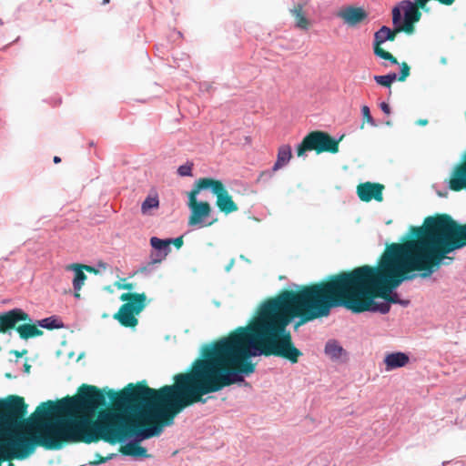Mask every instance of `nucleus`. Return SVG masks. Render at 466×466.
I'll list each match as a JSON object with an SVG mask.
<instances>
[{
	"instance_id": "nucleus-17",
	"label": "nucleus",
	"mask_w": 466,
	"mask_h": 466,
	"mask_svg": "<svg viewBox=\"0 0 466 466\" xmlns=\"http://www.w3.org/2000/svg\"><path fill=\"white\" fill-rule=\"evenodd\" d=\"M119 451L125 456L145 457V458L149 457V455L147 454V449L140 446L137 442H128L125 445H122L119 448Z\"/></svg>"
},
{
	"instance_id": "nucleus-20",
	"label": "nucleus",
	"mask_w": 466,
	"mask_h": 466,
	"mask_svg": "<svg viewBox=\"0 0 466 466\" xmlns=\"http://www.w3.org/2000/svg\"><path fill=\"white\" fill-rule=\"evenodd\" d=\"M344 352L343 348L334 340H329L325 346V353L332 360H338Z\"/></svg>"
},
{
	"instance_id": "nucleus-32",
	"label": "nucleus",
	"mask_w": 466,
	"mask_h": 466,
	"mask_svg": "<svg viewBox=\"0 0 466 466\" xmlns=\"http://www.w3.org/2000/svg\"><path fill=\"white\" fill-rule=\"evenodd\" d=\"M183 237H178L174 239H171V244H173L177 248H180L183 246Z\"/></svg>"
},
{
	"instance_id": "nucleus-9",
	"label": "nucleus",
	"mask_w": 466,
	"mask_h": 466,
	"mask_svg": "<svg viewBox=\"0 0 466 466\" xmlns=\"http://www.w3.org/2000/svg\"><path fill=\"white\" fill-rule=\"evenodd\" d=\"M396 26L393 25V29L389 26L382 25L374 34L372 42V47L374 55L381 59L389 60L390 64H398V60L389 52L385 51L380 46L386 41H393L398 33Z\"/></svg>"
},
{
	"instance_id": "nucleus-30",
	"label": "nucleus",
	"mask_w": 466,
	"mask_h": 466,
	"mask_svg": "<svg viewBox=\"0 0 466 466\" xmlns=\"http://www.w3.org/2000/svg\"><path fill=\"white\" fill-rule=\"evenodd\" d=\"M114 456H115L114 453H111V454L107 455L106 457H103L99 453H96L95 454L96 459L93 461H90L89 464L99 465V464L106 462L108 460H111Z\"/></svg>"
},
{
	"instance_id": "nucleus-5",
	"label": "nucleus",
	"mask_w": 466,
	"mask_h": 466,
	"mask_svg": "<svg viewBox=\"0 0 466 466\" xmlns=\"http://www.w3.org/2000/svg\"><path fill=\"white\" fill-rule=\"evenodd\" d=\"M315 150L318 153L339 150V140L323 131H314L307 135L301 143L296 147V154L299 157L305 158L308 151Z\"/></svg>"
},
{
	"instance_id": "nucleus-26",
	"label": "nucleus",
	"mask_w": 466,
	"mask_h": 466,
	"mask_svg": "<svg viewBox=\"0 0 466 466\" xmlns=\"http://www.w3.org/2000/svg\"><path fill=\"white\" fill-rule=\"evenodd\" d=\"M400 67V72L399 74L397 75V79L399 81H405L407 79V77L410 76V66H408L407 63L403 62V63H399L397 64Z\"/></svg>"
},
{
	"instance_id": "nucleus-15",
	"label": "nucleus",
	"mask_w": 466,
	"mask_h": 466,
	"mask_svg": "<svg viewBox=\"0 0 466 466\" xmlns=\"http://www.w3.org/2000/svg\"><path fill=\"white\" fill-rule=\"evenodd\" d=\"M292 157L289 145H282L279 147L277 160L271 167V171L276 172L287 166Z\"/></svg>"
},
{
	"instance_id": "nucleus-11",
	"label": "nucleus",
	"mask_w": 466,
	"mask_h": 466,
	"mask_svg": "<svg viewBox=\"0 0 466 466\" xmlns=\"http://www.w3.org/2000/svg\"><path fill=\"white\" fill-rule=\"evenodd\" d=\"M384 186L380 183L365 182L357 187V194L360 200L370 202L371 200L382 201Z\"/></svg>"
},
{
	"instance_id": "nucleus-41",
	"label": "nucleus",
	"mask_w": 466,
	"mask_h": 466,
	"mask_svg": "<svg viewBox=\"0 0 466 466\" xmlns=\"http://www.w3.org/2000/svg\"><path fill=\"white\" fill-rule=\"evenodd\" d=\"M25 371H27V372H28V371H29V370H30V365H28V364H26V363H25Z\"/></svg>"
},
{
	"instance_id": "nucleus-8",
	"label": "nucleus",
	"mask_w": 466,
	"mask_h": 466,
	"mask_svg": "<svg viewBox=\"0 0 466 466\" xmlns=\"http://www.w3.org/2000/svg\"><path fill=\"white\" fill-rule=\"evenodd\" d=\"M202 189H206V186L205 183L202 184L199 179L188 195V206L191 209V214L188 218L189 226L200 225L203 219L208 217L211 212V207L208 202L197 201V195Z\"/></svg>"
},
{
	"instance_id": "nucleus-18",
	"label": "nucleus",
	"mask_w": 466,
	"mask_h": 466,
	"mask_svg": "<svg viewBox=\"0 0 466 466\" xmlns=\"http://www.w3.org/2000/svg\"><path fill=\"white\" fill-rule=\"evenodd\" d=\"M290 13L294 17L295 26L302 30H308L310 26V21L307 18L305 13L302 10V5H298L294 8L290 9Z\"/></svg>"
},
{
	"instance_id": "nucleus-7",
	"label": "nucleus",
	"mask_w": 466,
	"mask_h": 466,
	"mask_svg": "<svg viewBox=\"0 0 466 466\" xmlns=\"http://www.w3.org/2000/svg\"><path fill=\"white\" fill-rule=\"evenodd\" d=\"M201 183L206 186V189L210 188L217 197L216 205L221 212L229 214L238 209V205L233 201L225 186L220 180L210 178H201Z\"/></svg>"
},
{
	"instance_id": "nucleus-44",
	"label": "nucleus",
	"mask_w": 466,
	"mask_h": 466,
	"mask_svg": "<svg viewBox=\"0 0 466 466\" xmlns=\"http://www.w3.org/2000/svg\"><path fill=\"white\" fill-rule=\"evenodd\" d=\"M109 0H103V4H107Z\"/></svg>"
},
{
	"instance_id": "nucleus-4",
	"label": "nucleus",
	"mask_w": 466,
	"mask_h": 466,
	"mask_svg": "<svg viewBox=\"0 0 466 466\" xmlns=\"http://www.w3.org/2000/svg\"><path fill=\"white\" fill-rule=\"evenodd\" d=\"M120 299L125 301L113 318L116 319L121 326L126 328H135L138 319V315L147 306V296L145 293L127 292L120 296Z\"/></svg>"
},
{
	"instance_id": "nucleus-10",
	"label": "nucleus",
	"mask_w": 466,
	"mask_h": 466,
	"mask_svg": "<svg viewBox=\"0 0 466 466\" xmlns=\"http://www.w3.org/2000/svg\"><path fill=\"white\" fill-rule=\"evenodd\" d=\"M20 321H32L30 316L21 309H13L0 314V333L15 329Z\"/></svg>"
},
{
	"instance_id": "nucleus-28",
	"label": "nucleus",
	"mask_w": 466,
	"mask_h": 466,
	"mask_svg": "<svg viewBox=\"0 0 466 466\" xmlns=\"http://www.w3.org/2000/svg\"><path fill=\"white\" fill-rule=\"evenodd\" d=\"M193 163L187 161L184 165L178 167L177 175H192Z\"/></svg>"
},
{
	"instance_id": "nucleus-19",
	"label": "nucleus",
	"mask_w": 466,
	"mask_h": 466,
	"mask_svg": "<svg viewBox=\"0 0 466 466\" xmlns=\"http://www.w3.org/2000/svg\"><path fill=\"white\" fill-rule=\"evenodd\" d=\"M150 245L154 250L157 252H164L167 255L170 252L169 246L171 245V239H161L157 237H152L150 238Z\"/></svg>"
},
{
	"instance_id": "nucleus-29",
	"label": "nucleus",
	"mask_w": 466,
	"mask_h": 466,
	"mask_svg": "<svg viewBox=\"0 0 466 466\" xmlns=\"http://www.w3.org/2000/svg\"><path fill=\"white\" fill-rule=\"evenodd\" d=\"M361 114H362L363 118L366 119V121L370 126H372V127L376 126L375 120L372 117V116L370 115V107L368 106H363L361 107Z\"/></svg>"
},
{
	"instance_id": "nucleus-35",
	"label": "nucleus",
	"mask_w": 466,
	"mask_h": 466,
	"mask_svg": "<svg viewBox=\"0 0 466 466\" xmlns=\"http://www.w3.org/2000/svg\"><path fill=\"white\" fill-rule=\"evenodd\" d=\"M83 269L89 273H94V274L98 273V270L92 266L83 265Z\"/></svg>"
},
{
	"instance_id": "nucleus-46",
	"label": "nucleus",
	"mask_w": 466,
	"mask_h": 466,
	"mask_svg": "<svg viewBox=\"0 0 466 466\" xmlns=\"http://www.w3.org/2000/svg\"><path fill=\"white\" fill-rule=\"evenodd\" d=\"M3 25V21H2V19H0V25Z\"/></svg>"
},
{
	"instance_id": "nucleus-37",
	"label": "nucleus",
	"mask_w": 466,
	"mask_h": 466,
	"mask_svg": "<svg viewBox=\"0 0 466 466\" xmlns=\"http://www.w3.org/2000/svg\"><path fill=\"white\" fill-rule=\"evenodd\" d=\"M417 124L420 126H426L428 124V120L427 119H420L417 121Z\"/></svg>"
},
{
	"instance_id": "nucleus-38",
	"label": "nucleus",
	"mask_w": 466,
	"mask_h": 466,
	"mask_svg": "<svg viewBox=\"0 0 466 466\" xmlns=\"http://www.w3.org/2000/svg\"><path fill=\"white\" fill-rule=\"evenodd\" d=\"M53 161L56 164L60 163L61 162V158L59 157L56 156V157H54Z\"/></svg>"
},
{
	"instance_id": "nucleus-36",
	"label": "nucleus",
	"mask_w": 466,
	"mask_h": 466,
	"mask_svg": "<svg viewBox=\"0 0 466 466\" xmlns=\"http://www.w3.org/2000/svg\"><path fill=\"white\" fill-rule=\"evenodd\" d=\"M118 289L131 290L134 289V285L132 283H126L121 286H118Z\"/></svg>"
},
{
	"instance_id": "nucleus-14",
	"label": "nucleus",
	"mask_w": 466,
	"mask_h": 466,
	"mask_svg": "<svg viewBox=\"0 0 466 466\" xmlns=\"http://www.w3.org/2000/svg\"><path fill=\"white\" fill-rule=\"evenodd\" d=\"M410 361L409 356L404 352L389 353L384 358L386 370L390 371L406 366Z\"/></svg>"
},
{
	"instance_id": "nucleus-27",
	"label": "nucleus",
	"mask_w": 466,
	"mask_h": 466,
	"mask_svg": "<svg viewBox=\"0 0 466 466\" xmlns=\"http://www.w3.org/2000/svg\"><path fill=\"white\" fill-rule=\"evenodd\" d=\"M390 306L389 303H377L372 299V305L367 311H380V313H388L390 311Z\"/></svg>"
},
{
	"instance_id": "nucleus-3",
	"label": "nucleus",
	"mask_w": 466,
	"mask_h": 466,
	"mask_svg": "<svg viewBox=\"0 0 466 466\" xmlns=\"http://www.w3.org/2000/svg\"><path fill=\"white\" fill-rule=\"evenodd\" d=\"M420 233H425L448 254L466 246V224H459L448 214L425 218Z\"/></svg>"
},
{
	"instance_id": "nucleus-23",
	"label": "nucleus",
	"mask_w": 466,
	"mask_h": 466,
	"mask_svg": "<svg viewBox=\"0 0 466 466\" xmlns=\"http://www.w3.org/2000/svg\"><path fill=\"white\" fill-rule=\"evenodd\" d=\"M159 205V200L157 195L148 196L141 206V211L143 214H147L152 208H157Z\"/></svg>"
},
{
	"instance_id": "nucleus-1",
	"label": "nucleus",
	"mask_w": 466,
	"mask_h": 466,
	"mask_svg": "<svg viewBox=\"0 0 466 466\" xmlns=\"http://www.w3.org/2000/svg\"><path fill=\"white\" fill-rule=\"evenodd\" d=\"M410 238L388 245L377 266L364 265L329 275L326 279L302 285L297 290L285 289L266 300L245 327L211 343V390L218 392L255 371L251 357L260 355L283 358L292 364L302 356L287 329L298 318L295 329L327 317L331 309L344 307L354 313L367 311L372 299L381 298L398 303L391 290L403 281L415 279V272L428 278L437 271L448 253L418 227H410ZM451 259V258H449Z\"/></svg>"
},
{
	"instance_id": "nucleus-34",
	"label": "nucleus",
	"mask_w": 466,
	"mask_h": 466,
	"mask_svg": "<svg viewBox=\"0 0 466 466\" xmlns=\"http://www.w3.org/2000/svg\"><path fill=\"white\" fill-rule=\"evenodd\" d=\"M430 0H415L414 3L419 5L422 10L429 11V8L427 7V3Z\"/></svg>"
},
{
	"instance_id": "nucleus-22",
	"label": "nucleus",
	"mask_w": 466,
	"mask_h": 466,
	"mask_svg": "<svg viewBox=\"0 0 466 466\" xmlns=\"http://www.w3.org/2000/svg\"><path fill=\"white\" fill-rule=\"evenodd\" d=\"M449 187L452 191L466 190V177H451Z\"/></svg>"
},
{
	"instance_id": "nucleus-45",
	"label": "nucleus",
	"mask_w": 466,
	"mask_h": 466,
	"mask_svg": "<svg viewBox=\"0 0 466 466\" xmlns=\"http://www.w3.org/2000/svg\"><path fill=\"white\" fill-rule=\"evenodd\" d=\"M8 466H15L12 462H9Z\"/></svg>"
},
{
	"instance_id": "nucleus-2",
	"label": "nucleus",
	"mask_w": 466,
	"mask_h": 466,
	"mask_svg": "<svg viewBox=\"0 0 466 466\" xmlns=\"http://www.w3.org/2000/svg\"><path fill=\"white\" fill-rule=\"evenodd\" d=\"M173 380L172 385L157 390L148 387L146 380L129 383L117 392L108 390L111 410L106 409L104 390L82 384L75 396H66L57 402L47 400L36 408L35 415L39 421L56 414L66 417L51 425L29 423L25 419V399L10 395L0 400V437H36L47 433L52 440L61 441L56 450L66 443L104 441L116 444L131 436L150 439L158 436L164 426L173 423L176 415L194 404V362L187 372L177 373Z\"/></svg>"
},
{
	"instance_id": "nucleus-33",
	"label": "nucleus",
	"mask_w": 466,
	"mask_h": 466,
	"mask_svg": "<svg viewBox=\"0 0 466 466\" xmlns=\"http://www.w3.org/2000/svg\"><path fill=\"white\" fill-rule=\"evenodd\" d=\"M380 109H381V111H382L384 114H386V115H390V114L391 113V111H390V107L389 104H388V103H386V102H381V103L380 104Z\"/></svg>"
},
{
	"instance_id": "nucleus-6",
	"label": "nucleus",
	"mask_w": 466,
	"mask_h": 466,
	"mask_svg": "<svg viewBox=\"0 0 466 466\" xmlns=\"http://www.w3.org/2000/svg\"><path fill=\"white\" fill-rule=\"evenodd\" d=\"M419 8L420 7L414 2L403 0L392 9V24L397 31H403L408 35L414 33V24L421 17Z\"/></svg>"
},
{
	"instance_id": "nucleus-25",
	"label": "nucleus",
	"mask_w": 466,
	"mask_h": 466,
	"mask_svg": "<svg viewBox=\"0 0 466 466\" xmlns=\"http://www.w3.org/2000/svg\"><path fill=\"white\" fill-rule=\"evenodd\" d=\"M38 325L46 329H60L63 327V323L60 322L56 318L50 317L46 318L38 321Z\"/></svg>"
},
{
	"instance_id": "nucleus-24",
	"label": "nucleus",
	"mask_w": 466,
	"mask_h": 466,
	"mask_svg": "<svg viewBox=\"0 0 466 466\" xmlns=\"http://www.w3.org/2000/svg\"><path fill=\"white\" fill-rule=\"evenodd\" d=\"M374 81L380 86L390 87V85L397 80V74L394 72L384 76H374Z\"/></svg>"
},
{
	"instance_id": "nucleus-12",
	"label": "nucleus",
	"mask_w": 466,
	"mask_h": 466,
	"mask_svg": "<svg viewBox=\"0 0 466 466\" xmlns=\"http://www.w3.org/2000/svg\"><path fill=\"white\" fill-rule=\"evenodd\" d=\"M338 17L343 19L344 23L354 27L365 22L368 18V13L362 7H355L352 5L346 6L341 9L338 14Z\"/></svg>"
},
{
	"instance_id": "nucleus-42",
	"label": "nucleus",
	"mask_w": 466,
	"mask_h": 466,
	"mask_svg": "<svg viewBox=\"0 0 466 466\" xmlns=\"http://www.w3.org/2000/svg\"><path fill=\"white\" fill-rule=\"evenodd\" d=\"M15 354L17 357H20V356H21V353H19L18 351H15Z\"/></svg>"
},
{
	"instance_id": "nucleus-13",
	"label": "nucleus",
	"mask_w": 466,
	"mask_h": 466,
	"mask_svg": "<svg viewBox=\"0 0 466 466\" xmlns=\"http://www.w3.org/2000/svg\"><path fill=\"white\" fill-rule=\"evenodd\" d=\"M67 270H73L75 272V276L73 279V288H74V296L76 299L80 298V290L84 286L87 276L84 272L82 264H70L66 267Z\"/></svg>"
},
{
	"instance_id": "nucleus-16",
	"label": "nucleus",
	"mask_w": 466,
	"mask_h": 466,
	"mask_svg": "<svg viewBox=\"0 0 466 466\" xmlns=\"http://www.w3.org/2000/svg\"><path fill=\"white\" fill-rule=\"evenodd\" d=\"M24 324L16 327V331L22 339H28L31 338L38 337L43 335V331L37 328L32 321H23Z\"/></svg>"
},
{
	"instance_id": "nucleus-43",
	"label": "nucleus",
	"mask_w": 466,
	"mask_h": 466,
	"mask_svg": "<svg viewBox=\"0 0 466 466\" xmlns=\"http://www.w3.org/2000/svg\"><path fill=\"white\" fill-rule=\"evenodd\" d=\"M213 223H214V221H211V222L206 224L205 226H211Z\"/></svg>"
},
{
	"instance_id": "nucleus-39",
	"label": "nucleus",
	"mask_w": 466,
	"mask_h": 466,
	"mask_svg": "<svg viewBox=\"0 0 466 466\" xmlns=\"http://www.w3.org/2000/svg\"><path fill=\"white\" fill-rule=\"evenodd\" d=\"M174 35H175L177 38H179V37H181V36H182V34H181V32H179V31L175 32V33H174Z\"/></svg>"
},
{
	"instance_id": "nucleus-40",
	"label": "nucleus",
	"mask_w": 466,
	"mask_h": 466,
	"mask_svg": "<svg viewBox=\"0 0 466 466\" xmlns=\"http://www.w3.org/2000/svg\"><path fill=\"white\" fill-rule=\"evenodd\" d=\"M441 63L442 65H446V64H447V59H446V57H441Z\"/></svg>"
},
{
	"instance_id": "nucleus-21",
	"label": "nucleus",
	"mask_w": 466,
	"mask_h": 466,
	"mask_svg": "<svg viewBox=\"0 0 466 466\" xmlns=\"http://www.w3.org/2000/svg\"><path fill=\"white\" fill-rule=\"evenodd\" d=\"M167 256V253L157 252L156 250H153L150 254L149 262L147 263V266H145L141 268V271L144 272V271L150 270L152 266H154L155 264H157V263H161L166 258Z\"/></svg>"
},
{
	"instance_id": "nucleus-31",
	"label": "nucleus",
	"mask_w": 466,
	"mask_h": 466,
	"mask_svg": "<svg viewBox=\"0 0 466 466\" xmlns=\"http://www.w3.org/2000/svg\"><path fill=\"white\" fill-rule=\"evenodd\" d=\"M463 157L466 160V152ZM451 175H466V161L462 165L455 166Z\"/></svg>"
}]
</instances>
